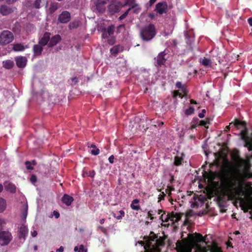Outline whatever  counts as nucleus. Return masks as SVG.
Segmentation results:
<instances>
[{
  "instance_id": "f257e3e1",
  "label": "nucleus",
  "mask_w": 252,
  "mask_h": 252,
  "mask_svg": "<svg viewBox=\"0 0 252 252\" xmlns=\"http://www.w3.org/2000/svg\"><path fill=\"white\" fill-rule=\"evenodd\" d=\"M235 161L237 168L233 170V176H229V172L232 168L228 162L222 164L219 172V175L222 179V190L230 199L235 201H240V205L245 212L252 209V203L245 202L243 197L246 195V188L244 183L246 180L252 177V173L250 171L251 164L248 160L244 159L240 157L236 158Z\"/></svg>"
},
{
  "instance_id": "f03ea898",
  "label": "nucleus",
  "mask_w": 252,
  "mask_h": 252,
  "mask_svg": "<svg viewBox=\"0 0 252 252\" xmlns=\"http://www.w3.org/2000/svg\"><path fill=\"white\" fill-rule=\"evenodd\" d=\"M206 236L203 237L202 234L195 232L194 234H189L188 238L189 242L193 246H196L202 252H223L221 248L216 246H209L207 247H200L198 243L205 242Z\"/></svg>"
},
{
  "instance_id": "7ed1b4c3",
  "label": "nucleus",
  "mask_w": 252,
  "mask_h": 252,
  "mask_svg": "<svg viewBox=\"0 0 252 252\" xmlns=\"http://www.w3.org/2000/svg\"><path fill=\"white\" fill-rule=\"evenodd\" d=\"M156 34V26L151 23L144 26L140 31V38L147 42L154 38Z\"/></svg>"
},
{
  "instance_id": "20e7f679",
  "label": "nucleus",
  "mask_w": 252,
  "mask_h": 252,
  "mask_svg": "<svg viewBox=\"0 0 252 252\" xmlns=\"http://www.w3.org/2000/svg\"><path fill=\"white\" fill-rule=\"evenodd\" d=\"M14 39V35L11 32L8 30L3 31L0 34V45L2 46L7 45Z\"/></svg>"
},
{
  "instance_id": "39448f33",
  "label": "nucleus",
  "mask_w": 252,
  "mask_h": 252,
  "mask_svg": "<svg viewBox=\"0 0 252 252\" xmlns=\"http://www.w3.org/2000/svg\"><path fill=\"white\" fill-rule=\"evenodd\" d=\"M241 139L245 141V146L247 147L249 151H252V133L248 135V130L246 126L241 131Z\"/></svg>"
},
{
  "instance_id": "423d86ee",
  "label": "nucleus",
  "mask_w": 252,
  "mask_h": 252,
  "mask_svg": "<svg viewBox=\"0 0 252 252\" xmlns=\"http://www.w3.org/2000/svg\"><path fill=\"white\" fill-rule=\"evenodd\" d=\"M124 7L123 3L116 0H112L110 4L108 6V11L111 14L118 13Z\"/></svg>"
},
{
  "instance_id": "0eeeda50",
  "label": "nucleus",
  "mask_w": 252,
  "mask_h": 252,
  "mask_svg": "<svg viewBox=\"0 0 252 252\" xmlns=\"http://www.w3.org/2000/svg\"><path fill=\"white\" fill-rule=\"evenodd\" d=\"M12 236L8 231H0V245L6 246L11 241Z\"/></svg>"
},
{
  "instance_id": "6e6552de",
  "label": "nucleus",
  "mask_w": 252,
  "mask_h": 252,
  "mask_svg": "<svg viewBox=\"0 0 252 252\" xmlns=\"http://www.w3.org/2000/svg\"><path fill=\"white\" fill-rule=\"evenodd\" d=\"M164 239L162 238H157L155 245L152 246L151 249L146 250L145 252H160L159 246L164 245Z\"/></svg>"
},
{
  "instance_id": "1a4fd4ad",
  "label": "nucleus",
  "mask_w": 252,
  "mask_h": 252,
  "mask_svg": "<svg viewBox=\"0 0 252 252\" xmlns=\"http://www.w3.org/2000/svg\"><path fill=\"white\" fill-rule=\"evenodd\" d=\"M167 54V53H166L165 50L161 51L158 54L156 59V66L160 67V66L165 64L167 61V58L165 57Z\"/></svg>"
},
{
  "instance_id": "9d476101",
  "label": "nucleus",
  "mask_w": 252,
  "mask_h": 252,
  "mask_svg": "<svg viewBox=\"0 0 252 252\" xmlns=\"http://www.w3.org/2000/svg\"><path fill=\"white\" fill-rule=\"evenodd\" d=\"M71 19V14L68 11L64 10L59 15L58 21L60 23L66 24Z\"/></svg>"
},
{
  "instance_id": "9b49d317",
  "label": "nucleus",
  "mask_w": 252,
  "mask_h": 252,
  "mask_svg": "<svg viewBox=\"0 0 252 252\" xmlns=\"http://www.w3.org/2000/svg\"><path fill=\"white\" fill-rule=\"evenodd\" d=\"M115 27L114 25H110L107 27V28H102V38L104 39L108 38L109 36L113 35Z\"/></svg>"
},
{
  "instance_id": "f8f14e48",
  "label": "nucleus",
  "mask_w": 252,
  "mask_h": 252,
  "mask_svg": "<svg viewBox=\"0 0 252 252\" xmlns=\"http://www.w3.org/2000/svg\"><path fill=\"white\" fill-rule=\"evenodd\" d=\"M163 215H162L161 217V220L162 221H167L169 220H171L173 221H175L176 222H177L178 221L181 220L182 218V216L181 214L172 212L170 214H168L165 218L164 220H163Z\"/></svg>"
},
{
  "instance_id": "ddd939ff",
  "label": "nucleus",
  "mask_w": 252,
  "mask_h": 252,
  "mask_svg": "<svg viewBox=\"0 0 252 252\" xmlns=\"http://www.w3.org/2000/svg\"><path fill=\"white\" fill-rule=\"evenodd\" d=\"M167 8L168 5L166 2H159L156 4L155 10L157 13L162 14L166 13Z\"/></svg>"
},
{
  "instance_id": "4468645a",
  "label": "nucleus",
  "mask_w": 252,
  "mask_h": 252,
  "mask_svg": "<svg viewBox=\"0 0 252 252\" xmlns=\"http://www.w3.org/2000/svg\"><path fill=\"white\" fill-rule=\"evenodd\" d=\"M158 235L155 234V233L153 231L150 232L149 236H147V238L148 239L146 241V246H144V248L146 250L151 249L152 247V242H156V239L158 238Z\"/></svg>"
},
{
  "instance_id": "2eb2a0df",
  "label": "nucleus",
  "mask_w": 252,
  "mask_h": 252,
  "mask_svg": "<svg viewBox=\"0 0 252 252\" xmlns=\"http://www.w3.org/2000/svg\"><path fill=\"white\" fill-rule=\"evenodd\" d=\"M16 63L18 68H23L27 63V59L25 57H17L15 58Z\"/></svg>"
},
{
  "instance_id": "dca6fc26",
  "label": "nucleus",
  "mask_w": 252,
  "mask_h": 252,
  "mask_svg": "<svg viewBox=\"0 0 252 252\" xmlns=\"http://www.w3.org/2000/svg\"><path fill=\"white\" fill-rule=\"evenodd\" d=\"M61 40V36L59 34L53 35L51 39L50 38L48 46L49 47H53L57 45V44L59 43Z\"/></svg>"
},
{
  "instance_id": "f3484780",
  "label": "nucleus",
  "mask_w": 252,
  "mask_h": 252,
  "mask_svg": "<svg viewBox=\"0 0 252 252\" xmlns=\"http://www.w3.org/2000/svg\"><path fill=\"white\" fill-rule=\"evenodd\" d=\"M28 229L24 224H22L19 229L18 236L20 239L25 240L28 235Z\"/></svg>"
},
{
  "instance_id": "a211bd4d",
  "label": "nucleus",
  "mask_w": 252,
  "mask_h": 252,
  "mask_svg": "<svg viewBox=\"0 0 252 252\" xmlns=\"http://www.w3.org/2000/svg\"><path fill=\"white\" fill-rule=\"evenodd\" d=\"M231 125H234L236 127L238 128H243L244 129L246 127V123L244 121H240L238 119H235L234 123H231L229 125L226 127L227 129H229Z\"/></svg>"
},
{
  "instance_id": "6ab92c4d",
  "label": "nucleus",
  "mask_w": 252,
  "mask_h": 252,
  "mask_svg": "<svg viewBox=\"0 0 252 252\" xmlns=\"http://www.w3.org/2000/svg\"><path fill=\"white\" fill-rule=\"evenodd\" d=\"M50 33L49 32H45L44 33L43 37L39 39V43L42 47L47 45L49 43L50 38Z\"/></svg>"
},
{
  "instance_id": "aec40b11",
  "label": "nucleus",
  "mask_w": 252,
  "mask_h": 252,
  "mask_svg": "<svg viewBox=\"0 0 252 252\" xmlns=\"http://www.w3.org/2000/svg\"><path fill=\"white\" fill-rule=\"evenodd\" d=\"M4 186L6 190L10 191L12 193H14L16 191V187L15 184L8 182H5Z\"/></svg>"
},
{
  "instance_id": "412c9836",
  "label": "nucleus",
  "mask_w": 252,
  "mask_h": 252,
  "mask_svg": "<svg viewBox=\"0 0 252 252\" xmlns=\"http://www.w3.org/2000/svg\"><path fill=\"white\" fill-rule=\"evenodd\" d=\"M63 202L66 206L71 205L74 201V198L67 194H64L62 198Z\"/></svg>"
},
{
  "instance_id": "4be33fe9",
  "label": "nucleus",
  "mask_w": 252,
  "mask_h": 252,
  "mask_svg": "<svg viewBox=\"0 0 252 252\" xmlns=\"http://www.w3.org/2000/svg\"><path fill=\"white\" fill-rule=\"evenodd\" d=\"M60 7V4L57 2H51L49 8L48 10V12L49 14H53L56 11L59 9Z\"/></svg>"
},
{
  "instance_id": "5701e85b",
  "label": "nucleus",
  "mask_w": 252,
  "mask_h": 252,
  "mask_svg": "<svg viewBox=\"0 0 252 252\" xmlns=\"http://www.w3.org/2000/svg\"><path fill=\"white\" fill-rule=\"evenodd\" d=\"M106 2L105 0H102L100 1L97 2L96 4V8L98 10V11L100 13H103L104 12L106 7Z\"/></svg>"
},
{
  "instance_id": "b1692460",
  "label": "nucleus",
  "mask_w": 252,
  "mask_h": 252,
  "mask_svg": "<svg viewBox=\"0 0 252 252\" xmlns=\"http://www.w3.org/2000/svg\"><path fill=\"white\" fill-rule=\"evenodd\" d=\"M12 50L14 51H23L26 49H28L27 45L24 46L22 43H14L12 45Z\"/></svg>"
},
{
  "instance_id": "393cba45",
  "label": "nucleus",
  "mask_w": 252,
  "mask_h": 252,
  "mask_svg": "<svg viewBox=\"0 0 252 252\" xmlns=\"http://www.w3.org/2000/svg\"><path fill=\"white\" fill-rule=\"evenodd\" d=\"M33 50L34 56H39L42 54L43 50V47L38 43V45H34Z\"/></svg>"
},
{
  "instance_id": "a878e982",
  "label": "nucleus",
  "mask_w": 252,
  "mask_h": 252,
  "mask_svg": "<svg viewBox=\"0 0 252 252\" xmlns=\"http://www.w3.org/2000/svg\"><path fill=\"white\" fill-rule=\"evenodd\" d=\"M2 65L4 68L7 69H11L14 65V62L11 60H6L2 62Z\"/></svg>"
},
{
  "instance_id": "bb28decb",
  "label": "nucleus",
  "mask_w": 252,
  "mask_h": 252,
  "mask_svg": "<svg viewBox=\"0 0 252 252\" xmlns=\"http://www.w3.org/2000/svg\"><path fill=\"white\" fill-rule=\"evenodd\" d=\"M139 200L138 199H134L130 204V208L134 210H139L141 209L139 205Z\"/></svg>"
},
{
  "instance_id": "cd10ccee",
  "label": "nucleus",
  "mask_w": 252,
  "mask_h": 252,
  "mask_svg": "<svg viewBox=\"0 0 252 252\" xmlns=\"http://www.w3.org/2000/svg\"><path fill=\"white\" fill-rule=\"evenodd\" d=\"M6 207V202L5 199L0 197V213L3 212Z\"/></svg>"
},
{
  "instance_id": "c85d7f7f",
  "label": "nucleus",
  "mask_w": 252,
  "mask_h": 252,
  "mask_svg": "<svg viewBox=\"0 0 252 252\" xmlns=\"http://www.w3.org/2000/svg\"><path fill=\"white\" fill-rule=\"evenodd\" d=\"M0 12L3 16H5L11 12V9L5 5H3L1 6Z\"/></svg>"
},
{
  "instance_id": "c756f323",
  "label": "nucleus",
  "mask_w": 252,
  "mask_h": 252,
  "mask_svg": "<svg viewBox=\"0 0 252 252\" xmlns=\"http://www.w3.org/2000/svg\"><path fill=\"white\" fill-rule=\"evenodd\" d=\"M92 150H91V154L94 155H97L100 153L99 149H97L94 144H91L90 146Z\"/></svg>"
},
{
  "instance_id": "7c9ffc66",
  "label": "nucleus",
  "mask_w": 252,
  "mask_h": 252,
  "mask_svg": "<svg viewBox=\"0 0 252 252\" xmlns=\"http://www.w3.org/2000/svg\"><path fill=\"white\" fill-rule=\"evenodd\" d=\"M124 6L126 5H130L131 6L130 8L131 9L134 8L137 6V4L135 3V0H126L125 3L123 4Z\"/></svg>"
},
{
  "instance_id": "2f4dec72",
  "label": "nucleus",
  "mask_w": 252,
  "mask_h": 252,
  "mask_svg": "<svg viewBox=\"0 0 252 252\" xmlns=\"http://www.w3.org/2000/svg\"><path fill=\"white\" fill-rule=\"evenodd\" d=\"M28 216V205H25L23 209L21 211V218L23 220H25Z\"/></svg>"
},
{
  "instance_id": "473e14b6",
  "label": "nucleus",
  "mask_w": 252,
  "mask_h": 252,
  "mask_svg": "<svg viewBox=\"0 0 252 252\" xmlns=\"http://www.w3.org/2000/svg\"><path fill=\"white\" fill-rule=\"evenodd\" d=\"M183 158L182 157L176 156L174 158V164L175 165L179 166L182 165Z\"/></svg>"
},
{
  "instance_id": "72a5a7b5",
  "label": "nucleus",
  "mask_w": 252,
  "mask_h": 252,
  "mask_svg": "<svg viewBox=\"0 0 252 252\" xmlns=\"http://www.w3.org/2000/svg\"><path fill=\"white\" fill-rule=\"evenodd\" d=\"M201 63L202 65L204 66H209L211 65L212 62L210 60V59L204 58V59H202Z\"/></svg>"
},
{
  "instance_id": "f704fd0d",
  "label": "nucleus",
  "mask_w": 252,
  "mask_h": 252,
  "mask_svg": "<svg viewBox=\"0 0 252 252\" xmlns=\"http://www.w3.org/2000/svg\"><path fill=\"white\" fill-rule=\"evenodd\" d=\"M210 124V119L209 118H207L205 120H201L200 121V124H199L200 126H203L206 128H208V126H207V125Z\"/></svg>"
},
{
  "instance_id": "c9c22d12",
  "label": "nucleus",
  "mask_w": 252,
  "mask_h": 252,
  "mask_svg": "<svg viewBox=\"0 0 252 252\" xmlns=\"http://www.w3.org/2000/svg\"><path fill=\"white\" fill-rule=\"evenodd\" d=\"M194 113V108L193 106H190L188 109H186L185 112V114L187 116H189V115L193 114Z\"/></svg>"
},
{
  "instance_id": "e433bc0d",
  "label": "nucleus",
  "mask_w": 252,
  "mask_h": 252,
  "mask_svg": "<svg viewBox=\"0 0 252 252\" xmlns=\"http://www.w3.org/2000/svg\"><path fill=\"white\" fill-rule=\"evenodd\" d=\"M119 52V46H113L110 49L111 53L112 54H113V55H117V54H118Z\"/></svg>"
},
{
  "instance_id": "4c0bfd02",
  "label": "nucleus",
  "mask_w": 252,
  "mask_h": 252,
  "mask_svg": "<svg viewBox=\"0 0 252 252\" xmlns=\"http://www.w3.org/2000/svg\"><path fill=\"white\" fill-rule=\"evenodd\" d=\"M131 8H128V9L126 10L125 12H124L123 14H122L119 17V20H124V18L127 17L128 15L129 11H130Z\"/></svg>"
},
{
  "instance_id": "58836bf2",
  "label": "nucleus",
  "mask_w": 252,
  "mask_h": 252,
  "mask_svg": "<svg viewBox=\"0 0 252 252\" xmlns=\"http://www.w3.org/2000/svg\"><path fill=\"white\" fill-rule=\"evenodd\" d=\"M5 220L2 219V218H0V231H1V230L4 229V228L5 227Z\"/></svg>"
},
{
  "instance_id": "ea45409f",
  "label": "nucleus",
  "mask_w": 252,
  "mask_h": 252,
  "mask_svg": "<svg viewBox=\"0 0 252 252\" xmlns=\"http://www.w3.org/2000/svg\"><path fill=\"white\" fill-rule=\"evenodd\" d=\"M120 215L119 216H116L115 214H113V217L116 218L117 220H121L122 218L125 216V212L124 211H122V210H121L119 212Z\"/></svg>"
},
{
  "instance_id": "a19ab883",
  "label": "nucleus",
  "mask_w": 252,
  "mask_h": 252,
  "mask_svg": "<svg viewBox=\"0 0 252 252\" xmlns=\"http://www.w3.org/2000/svg\"><path fill=\"white\" fill-rule=\"evenodd\" d=\"M156 211H152L150 210L148 213V216L150 218L151 220H153L154 219V217L153 216L156 215Z\"/></svg>"
},
{
  "instance_id": "79ce46f5",
  "label": "nucleus",
  "mask_w": 252,
  "mask_h": 252,
  "mask_svg": "<svg viewBox=\"0 0 252 252\" xmlns=\"http://www.w3.org/2000/svg\"><path fill=\"white\" fill-rule=\"evenodd\" d=\"M42 1V0H35L33 3V6L35 7L36 9L40 8V3Z\"/></svg>"
},
{
  "instance_id": "37998d69",
  "label": "nucleus",
  "mask_w": 252,
  "mask_h": 252,
  "mask_svg": "<svg viewBox=\"0 0 252 252\" xmlns=\"http://www.w3.org/2000/svg\"><path fill=\"white\" fill-rule=\"evenodd\" d=\"M25 165L27 169L32 170L34 168L32 166L31 162L30 161H26L25 162Z\"/></svg>"
},
{
  "instance_id": "c03bdc74",
  "label": "nucleus",
  "mask_w": 252,
  "mask_h": 252,
  "mask_svg": "<svg viewBox=\"0 0 252 252\" xmlns=\"http://www.w3.org/2000/svg\"><path fill=\"white\" fill-rule=\"evenodd\" d=\"M125 24H121L118 26L116 32L117 33L121 32V29H125Z\"/></svg>"
},
{
  "instance_id": "a18cd8bd",
  "label": "nucleus",
  "mask_w": 252,
  "mask_h": 252,
  "mask_svg": "<svg viewBox=\"0 0 252 252\" xmlns=\"http://www.w3.org/2000/svg\"><path fill=\"white\" fill-rule=\"evenodd\" d=\"M165 196V194L163 191H162L161 194H160L158 196V202L161 201V200H163L164 199Z\"/></svg>"
},
{
  "instance_id": "49530a36",
  "label": "nucleus",
  "mask_w": 252,
  "mask_h": 252,
  "mask_svg": "<svg viewBox=\"0 0 252 252\" xmlns=\"http://www.w3.org/2000/svg\"><path fill=\"white\" fill-rule=\"evenodd\" d=\"M31 182L32 183H35L37 182V176L35 175H32L31 176Z\"/></svg>"
},
{
  "instance_id": "de8ad7c7",
  "label": "nucleus",
  "mask_w": 252,
  "mask_h": 252,
  "mask_svg": "<svg viewBox=\"0 0 252 252\" xmlns=\"http://www.w3.org/2000/svg\"><path fill=\"white\" fill-rule=\"evenodd\" d=\"M115 42V38L114 36H112L109 39H108V44H110V45H113Z\"/></svg>"
},
{
  "instance_id": "09e8293b",
  "label": "nucleus",
  "mask_w": 252,
  "mask_h": 252,
  "mask_svg": "<svg viewBox=\"0 0 252 252\" xmlns=\"http://www.w3.org/2000/svg\"><path fill=\"white\" fill-rule=\"evenodd\" d=\"M87 250L85 249V247L83 245H81L79 246L78 252H86Z\"/></svg>"
},
{
  "instance_id": "8fccbe9b",
  "label": "nucleus",
  "mask_w": 252,
  "mask_h": 252,
  "mask_svg": "<svg viewBox=\"0 0 252 252\" xmlns=\"http://www.w3.org/2000/svg\"><path fill=\"white\" fill-rule=\"evenodd\" d=\"M206 113V110L205 109L202 110V112L198 114V116L200 118H203L205 116V114Z\"/></svg>"
},
{
  "instance_id": "3c124183",
  "label": "nucleus",
  "mask_w": 252,
  "mask_h": 252,
  "mask_svg": "<svg viewBox=\"0 0 252 252\" xmlns=\"http://www.w3.org/2000/svg\"><path fill=\"white\" fill-rule=\"evenodd\" d=\"M176 86L177 88L182 89L183 88V86L181 82H177L176 84Z\"/></svg>"
},
{
  "instance_id": "603ef678",
  "label": "nucleus",
  "mask_w": 252,
  "mask_h": 252,
  "mask_svg": "<svg viewBox=\"0 0 252 252\" xmlns=\"http://www.w3.org/2000/svg\"><path fill=\"white\" fill-rule=\"evenodd\" d=\"M114 156H113V155H112L109 158H108V160H109V161L110 163H113L114 162Z\"/></svg>"
},
{
  "instance_id": "864d4df0",
  "label": "nucleus",
  "mask_w": 252,
  "mask_h": 252,
  "mask_svg": "<svg viewBox=\"0 0 252 252\" xmlns=\"http://www.w3.org/2000/svg\"><path fill=\"white\" fill-rule=\"evenodd\" d=\"M17 0H5V2L8 4H11V3H13L15 2Z\"/></svg>"
},
{
  "instance_id": "5fc2aeb1",
  "label": "nucleus",
  "mask_w": 252,
  "mask_h": 252,
  "mask_svg": "<svg viewBox=\"0 0 252 252\" xmlns=\"http://www.w3.org/2000/svg\"><path fill=\"white\" fill-rule=\"evenodd\" d=\"M53 214L56 218H58L60 217V213H59L58 212L54 211L53 212Z\"/></svg>"
},
{
  "instance_id": "6e6d98bb",
  "label": "nucleus",
  "mask_w": 252,
  "mask_h": 252,
  "mask_svg": "<svg viewBox=\"0 0 252 252\" xmlns=\"http://www.w3.org/2000/svg\"><path fill=\"white\" fill-rule=\"evenodd\" d=\"M70 26L72 28H76L78 26V24H77L75 22H73L71 24H70Z\"/></svg>"
},
{
  "instance_id": "4d7b16f0",
  "label": "nucleus",
  "mask_w": 252,
  "mask_h": 252,
  "mask_svg": "<svg viewBox=\"0 0 252 252\" xmlns=\"http://www.w3.org/2000/svg\"><path fill=\"white\" fill-rule=\"evenodd\" d=\"M37 231H36V230H33V231H32L31 232V235L33 237H35V236H37Z\"/></svg>"
},
{
  "instance_id": "13d9d810",
  "label": "nucleus",
  "mask_w": 252,
  "mask_h": 252,
  "mask_svg": "<svg viewBox=\"0 0 252 252\" xmlns=\"http://www.w3.org/2000/svg\"><path fill=\"white\" fill-rule=\"evenodd\" d=\"M156 1L157 0H150L149 1L150 6H152L154 4Z\"/></svg>"
},
{
  "instance_id": "bf43d9fd",
  "label": "nucleus",
  "mask_w": 252,
  "mask_h": 252,
  "mask_svg": "<svg viewBox=\"0 0 252 252\" xmlns=\"http://www.w3.org/2000/svg\"><path fill=\"white\" fill-rule=\"evenodd\" d=\"M197 126V124H194L191 125L190 128V129H194Z\"/></svg>"
},
{
  "instance_id": "052dcab7",
  "label": "nucleus",
  "mask_w": 252,
  "mask_h": 252,
  "mask_svg": "<svg viewBox=\"0 0 252 252\" xmlns=\"http://www.w3.org/2000/svg\"><path fill=\"white\" fill-rule=\"evenodd\" d=\"M248 23L250 26H252V17L249 18L248 19Z\"/></svg>"
},
{
  "instance_id": "680f3d73",
  "label": "nucleus",
  "mask_w": 252,
  "mask_h": 252,
  "mask_svg": "<svg viewBox=\"0 0 252 252\" xmlns=\"http://www.w3.org/2000/svg\"><path fill=\"white\" fill-rule=\"evenodd\" d=\"M57 251L59 252H63V246H61L60 249L57 250Z\"/></svg>"
},
{
  "instance_id": "e2e57ef3",
  "label": "nucleus",
  "mask_w": 252,
  "mask_h": 252,
  "mask_svg": "<svg viewBox=\"0 0 252 252\" xmlns=\"http://www.w3.org/2000/svg\"><path fill=\"white\" fill-rule=\"evenodd\" d=\"M190 103H192L193 104H196L197 102L196 101H195L194 99H190Z\"/></svg>"
},
{
  "instance_id": "0e129e2a",
  "label": "nucleus",
  "mask_w": 252,
  "mask_h": 252,
  "mask_svg": "<svg viewBox=\"0 0 252 252\" xmlns=\"http://www.w3.org/2000/svg\"><path fill=\"white\" fill-rule=\"evenodd\" d=\"M95 175V172L94 171L90 172L89 176L91 177H94Z\"/></svg>"
},
{
  "instance_id": "69168bd1",
  "label": "nucleus",
  "mask_w": 252,
  "mask_h": 252,
  "mask_svg": "<svg viewBox=\"0 0 252 252\" xmlns=\"http://www.w3.org/2000/svg\"><path fill=\"white\" fill-rule=\"evenodd\" d=\"M149 17L151 18L152 19V18L155 17V14L153 13H149Z\"/></svg>"
},
{
  "instance_id": "338daca9",
  "label": "nucleus",
  "mask_w": 252,
  "mask_h": 252,
  "mask_svg": "<svg viewBox=\"0 0 252 252\" xmlns=\"http://www.w3.org/2000/svg\"><path fill=\"white\" fill-rule=\"evenodd\" d=\"M101 231H102L103 233H104V234H107V230L106 229V228L105 227H103V228H102V230Z\"/></svg>"
},
{
  "instance_id": "774afa93",
  "label": "nucleus",
  "mask_w": 252,
  "mask_h": 252,
  "mask_svg": "<svg viewBox=\"0 0 252 252\" xmlns=\"http://www.w3.org/2000/svg\"><path fill=\"white\" fill-rule=\"evenodd\" d=\"M105 220V219H100L99 220V222L100 224H103V223H104Z\"/></svg>"
}]
</instances>
